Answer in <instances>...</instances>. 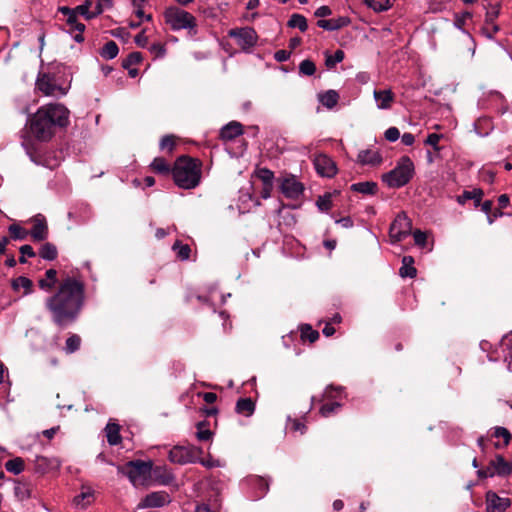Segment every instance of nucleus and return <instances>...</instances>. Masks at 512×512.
<instances>
[{
  "label": "nucleus",
  "instance_id": "52",
  "mask_svg": "<svg viewBox=\"0 0 512 512\" xmlns=\"http://www.w3.org/2000/svg\"><path fill=\"white\" fill-rule=\"evenodd\" d=\"M442 137H443V135H441V134L431 133L427 136L424 143L426 145L433 147V149L438 152V151H440V147L438 146V143Z\"/></svg>",
  "mask_w": 512,
  "mask_h": 512
},
{
  "label": "nucleus",
  "instance_id": "8",
  "mask_svg": "<svg viewBox=\"0 0 512 512\" xmlns=\"http://www.w3.org/2000/svg\"><path fill=\"white\" fill-rule=\"evenodd\" d=\"M228 36L235 39L237 45L245 52H250L258 40L257 33L252 27L230 29Z\"/></svg>",
  "mask_w": 512,
  "mask_h": 512
},
{
  "label": "nucleus",
  "instance_id": "26",
  "mask_svg": "<svg viewBox=\"0 0 512 512\" xmlns=\"http://www.w3.org/2000/svg\"><path fill=\"white\" fill-rule=\"evenodd\" d=\"M399 274L403 278H414L417 274V270L414 267V259L412 256H404L402 258V266L399 269Z\"/></svg>",
  "mask_w": 512,
  "mask_h": 512
},
{
  "label": "nucleus",
  "instance_id": "58",
  "mask_svg": "<svg viewBox=\"0 0 512 512\" xmlns=\"http://www.w3.org/2000/svg\"><path fill=\"white\" fill-rule=\"evenodd\" d=\"M254 481L256 482V484L259 486V489H260V493L258 496L262 497L268 491L269 484L265 479L260 478V477H256L254 479Z\"/></svg>",
  "mask_w": 512,
  "mask_h": 512
},
{
  "label": "nucleus",
  "instance_id": "60",
  "mask_svg": "<svg viewBox=\"0 0 512 512\" xmlns=\"http://www.w3.org/2000/svg\"><path fill=\"white\" fill-rule=\"evenodd\" d=\"M135 43L139 46V47H146L147 44H148V38L147 36L145 35V32L142 31L140 32L139 34H137L135 36Z\"/></svg>",
  "mask_w": 512,
  "mask_h": 512
},
{
  "label": "nucleus",
  "instance_id": "42",
  "mask_svg": "<svg viewBox=\"0 0 512 512\" xmlns=\"http://www.w3.org/2000/svg\"><path fill=\"white\" fill-rule=\"evenodd\" d=\"M151 167L157 173L167 174L170 172V165L162 157L155 158L151 163Z\"/></svg>",
  "mask_w": 512,
  "mask_h": 512
},
{
  "label": "nucleus",
  "instance_id": "27",
  "mask_svg": "<svg viewBox=\"0 0 512 512\" xmlns=\"http://www.w3.org/2000/svg\"><path fill=\"white\" fill-rule=\"evenodd\" d=\"M107 442L114 446L120 444L122 438L120 435V426L116 423H108L105 427Z\"/></svg>",
  "mask_w": 512,
  "mask_h": 512
},
{
  "label": "nucleus",
  "instance_id": "34",
  "mask_svg": "<svg viewBox=\"0 0 512 512\" xmlns=\"http://www.w3.org/2000/svg\"><path fill=\"white\" fill-rule=\"evenodd\" d=\"M32 286L33 282L25 276H19L12 281V287L15 290L23 288L25 290L26 295L32 292Z\"/></svg>",
  "mask_w": 512,
  "mask_h": 512
},
{
  "label": "nucleus",
  "instance_id": "33",
  "mask_svg": "<svg viewBox=\"0 0 512 512\" xmlns=\"http://www.w3.org/2000/svg\"><path fill=\"white\" fill-rule=\"evenodd\" d=\"M23 146L27 152V154L29 155L30 159L37 163V164H43V165H46V163L42 162L40 157L36 154V149L34 148V145L31 141H23ZM58 163L55 162L54 164H47L48 167L50 168H53L55 166H57Z\"/></svg>",
  "mask_w": 512,
  "mask_h": 512
},
{
  "label": "nucleus",
  "instance_id": "17",
  "mask_svg": "<svg viewBox=\"0 0 512 512\" xmlns=\"http://www.w3.org/2000/svg\"><path fill=\"white\" fill-rule=\"evenodd\" d=\"M494 475L501 477L508 476L512 473V463L504 459L502 455H496L489 463Z\"/></svg>",
  "mask_w": 512,
  "mask_h": 512
},
{
  "label": "nucleus",
  "instance_id": "31",
  "mask_svg": "<svg viewBox=\"0 0 512 512\" xmlns=\"http://www.w3.org/2000/svg\"><path fill=\"white\" fill-rule=\"evenodd\" d=\"M39 255L41 258L45 260L52 261L57 258V248L54 244L46 242L41 246L39 250Z\"/></svg>",
  "mask_w": 512,
  "mask_h": 512
},
{
  "label": "nucleus",
  "instance_id": "36",
  "mask_svg": "<svg viewBox=\"0 0 512 512\" xmlns=\"http://www.w3.org/2000/svg\"><path fill=\"white\" fill-rule=\"evenodd\" d=\"M344 57V51L340 49L336 50L334 54L326 53L325 65L328 69H332L336 66V64L342 62Z\"/></svg>",
  "mask_w": 512,
  "mask_h": 512
},
{
  "label": "nucleus",
  "instance_id": "21",
  "mask_svg": "<svg viewBox=\"0 0 512 512\" xmlns=\"http://www.w3.org/2000/svg\"><path fill=\"white\" fill-rule=\"evenodd\" d=\"M67 25L69 26L68 32L72 35L73 39L78 43L83 42L85 25L78 22L77 17L67 19Z\"/></svg>",
  "mask_w": 512,
  "mask_h": 512
},
{
  "label": "nucleus",
  "instance_id": "55",
  "mask_svg": "<svg viewBox=\"0 0 512 512\" xmlns=\"http://www.w3.org/2000/svg\"><path fill=\"white\" fill-rule=\"evenodd\" d=\"M316 204L321 211H328L332 206L330 196L319 197Z\"/></svg>",
  "mask_w": 512,
  "mask_h": 512
},
{
  "label": "nucleus",
  "instance_id": "37",
  "mask_svg": "<svg viewBox=\"0 0 512 512\" xmlns=\"http://www.w3.org/2000/svg\"><path fill=\"white\" fill-rule=\"evenodd\" d=\"M172 249H173L174 252H176L177 257L180 260H188L189 259L190 252H191V249H190L189 245L182 244L181 242L176 241L173 244Z\"/></svg>",
  "mask_w": 512,
  "mask_h": 512
},
{
  "label": "nucleus",
  "instance_id": "6",
  "mask_svg": "<svg viewBox=\"0 0 512 512\" xmlns=\"http://www.w3.org/2000/svg\"><path fill=\"white\" fill-rule=\"evenodd\" d=\"M414 164L408 156H403L396 167L382 175V181L389 188H400L405 186L414 175Z\"/></svg>",
  "mask_w": 512,
  "mask_h": 512
},
{
  "label": "nucleus",
  "instance_id": "50",
  "mask_svg": "<svg viewBox=\"0 0 512 512\" xmlns=\"http://www.w3.org/2000/svg\"><path fill=\"white\" fill-rule=\"evenodd\" d=\"M175 147V138L172 135L164 136L160 141V149L166 150L169 153L173 151Z\"/></svg>",
  "mask_w": 512,
  "mask_h": 512
},
{
  "label": "nucleus",
  "instance_id": "24",
  "mask_svg": "<svg viewBox=\"0 0 512 512\" xmlns=\"http://www.w3.org/2000/svg\"><path fill=\"white\" fill-rule=\"evenodd\" d=\"M57 271L55 269H48L45 272L44 278L39 279L38 286L43 291H50L57 283Z\"/></svg>",
  "mask_w": 512,
  "mask_h": 512
},
{
  "label": "nucleus",
  "instance_id": "1",
  "mask_svg": "<svg viewBox=\"0 0 512 512\" xmlns=\"http://www.w3.org/2000/svg\"><path fill=\"white\" fill-rule=\"evenodd\" d=\"M84 303V282L67 276L60 281L55 292L45 299L44 305L51 321L59 328H66L78 319Z\"/></svg>",
  "mask_w": 512,
  "mask_h": 512
},
{
  "label": "nucleus",
  "instance_id": "62",
  "mask_svg": "<svg viewBox=\"0 0 512 512\" xmlns=\"http://www.w3.org/2000/svg\"><path fill=\"white\" fill-rule=\"evenodd\" d=\"M20 253L23 255V256H27V257H35V252H34V249L32 246L30 245H23L20 247Z\"/></svg>",
  "mask_w": 512,
  "mask_h": 512
},
{
  "label": "nucleus",
  "instance_id": "48",
  "mask_svg": "<svg viewBox=\"0 0 512 512\" xmlns=\"http://www.w3.org/2000/svg\"><path fill=\"white\" fill-rule=\"evenodd\" d=\"M204 423L200 422L197 424L196 437L199 441H208L212 437V432L209 429L204 428Z\"/></svg>",
  "mask_w": 512,
  "mask_h": 512
},
{
  "label": "nucleus",
  "instance_id": "9",
  "mask_svg": "<svg viewBox=\"0 0 512 512\" xmlns=\"http://www.w3.org/2000/svg\"><path fill=\"white\" fill-rule=\"evenodd\" d=\"M500 4L498 0H492L485 14L484 24L480 29V33L487 39H494L499 32L500 27L495 23L499 16Z\"/></svg>",
  "mask_w": 512,
  "mask_h": 512
},
{
  "label": "nucleus",
  "instance_id": "23",
  "mask_svg": "<svg viewBox=\"0 0 512 512\" xmlns=\"http://www.w3.org/2000/svg\"><path fill=\"white\" fill-rule=\"evenodd\" d=\"M348 24V19L339 17L337 19H321L317 21V26L327 31L338 30Z\"/></svg>",
  "mask_w": 512,
  "mask_h": 512
},
{
  "label": "nucleus",
  "instance_id": "10",
  "mask_svg": "<svg viewBox=\"0 0 512 512\" xmlns=\"http://www.w3.org/2000/svg\"><path fill=\"white\" fill-rule=\"evenodd\" d=\"M412 222L408 216L402 212L399 213L389 229V236L392 243L400 242L411 234Z\"/></svg>",
  "mask_w": 512,
  "mask_h": 512
},
{
  "label": "nucleus",
  "instance_id": "18",
  "mask_svg": "<svg viewBox=\"0 0 512 512\" xmlns=\"http://www.w3.org/2000/svg\"><path fill=\"white\" fill-rule=\"evenodd\" d=\"M374 99L379 109H389L394 101V94L390 89L374 90Z\"/></svg>",
  "mask_w": 512,
  "mask_h": 512
},
{
  "label": "nucleus",
  "instance_id": "15",
  "mask_svg": "<svg viewBox=\"0 0 512 512\" xmlns=\"http://www.w3.org/2000/svg\"><path fill=\"white\" fill-rule=\"evenodd\" d=\"M315 169L324 177H333L337 173L335 162L327 155H318L314 160Z\"/></svg>",
  "mask_w": 512,
  "mask_h": 512
},
{
  "label": "nucleus",
  "instance_id": "35",
  "mask_svg": "<svg viewBox=\"0 0 512 512\" xmlns=\"http://www.w3.org/2000/svg\"><path fill=\"white\" fill-rule=\"evenodd\" d=\"M288 26L298 28L301 32L306 31L308 28L306 18L300 14H293L288 21Z\"/></svg>",
  "mask_w": 512,
  "mask_h": 512
},
{
  "label": "nucleus",
  "instance_id": "29",
  "mask_svg": "<svg viewBox=\"0 0 512 512\" xmlns=\"http://www.w3.org/2000/svg\"><path fill=\"white\" fill-rule=\"evenodd\" d=\"M339 100V94L335 90H328L319 96L321 104L329 109L336 106Z\"/></svg>",
  "mask_w": 512,
  "mask_h": 512
},
{
  "label": "nucleus",
  "instance_id": "56",
  "mask_svg": "<svg viewBox=\"0 0 512 512\" xmlns=\"http://www.w3.org/2000/svg\"><path fill=\"white\" fill-rule=\"evenodd\" d=\"M92 498L91 492H82L80 495L75 497V502L77 505L85 506L90 503Z\"/></svg>",
  "mask_w": 512,
  "mask_h": 512
},
{
  "label": "nucleus",
  "instance_id": "12",
  "mask_svg": "<svg viewBox=\"0 0 512 512\" xmlns=\"http://www.w3.org/2000/svg\"><path fill=\"white\" fill-rule=\"evenodd\" d=\"M201 453L202 450L195 446H175L169 452V459L177 464L195 463Z\"/></svg>",
  "mask_w": 512,
  "mask_h": 512
},
{
  "label": "nucleus",
  "instance_id": "51",
  "mask_svg": "<svg viewBox=\"0 0 512 512\" xmlns=\"http://www.w3.org/2000/svg\"><path fill=\"white\" fill-rule=\"evenodd\" d=\"M301 337L313 343L319 338V333L318 331L313 330L310 326H306L304 329L302 328Z\"/></svg>",
  "mask_w": 512,
  "mask_h": 512
},
{
  "label": "nucleus",
  "instance_id": "25",
  "mask_svg": "<svg viewBox=\"0 0 512 512\" xmlns=\"http://www.w3.org/2000/svg\"><path fill=\"white\" fill-rule=\"evenodd\" d=\"M472 16H473L472 13L469 12V11H465V12H463L460 15L457 14L455 16L454 26L468 36L469 40L473 44L472 54H474V52H475V41H474L473 37L471 36V34L464 29V25L466 23V20L467 19H471Z\"/></svg>",
  "mask_w": 512,
  "mask_h": 512
},
{
  "label": "nucleus",
  "instance_id": "20",
  "mask_svg": "<svg viewBox=\"0 0 512 512\" xmlns=\"http://www.w3.org/2000/svg\"><path fill=\"white\" fill-rule=\"evenodd\" d=\"M243 133L242 125L233 121L225 125L220 131V137L223 140H232Z\"/></svg>",
  "mask_w": 512,
  "mask_h": 512
},
{
  "label": "nucleus",
  "instance_id": "3",
  "mask_svg": "<svg viewBox=\"0 0 512 512\" xmlns=\"http://www.w3.org/2000/svg\"><path fill=\"white\" fill-rule=\"evenodd\" d=\"M202 164L199 160L182 156L175 161L172 175L175 184L182 189H193L201 180Z\"/></svg>",
  "mask_w": 512,
  "mask_h": 512
},
{
  "label": "nucleus",
  "instance_id": "54",
  "mask_svg": "<svg viewBox=\"0 0 512 512\" xmlns=\"http://www.w3.org/2000/svg\"><path fill=\"white\" fill-rule=\"evenodd\" d=\"M400 137V131L396 127H390L385 131V139L389 142H395Z\"/></svg>",
  "mask_w": 512,
  "mask_h": 512
},
{
  "label": "nucleus",
  "instance_id": "32",
  "mask_svg": "<svg viewBox=\"0 0 512 512\" xmlns=\"http://www.w3.org/2000/svg\"><path fill=\"white\" fill-rule=\"evenodd\" d=\"M351 189L355 192L362 194L372 195L376 192L377 185L374 182H359L351 186Z\"/></svg>",
  "mask_w": 512,
  "mask_h": 512
},
{
  "label": "nucleus",
  "instance_id": "49",
  "mask_svg": "<svg viewBox=\"0 0 512 512\" xmlns=\"http://www.w3.org/2000/svg\"><path fill=\"white\" fill-rule=\"evenodd\" d=\"M149 51L153 54L154 58H163L166 55V46L163 43H153L149 47Z\"/></svg>",
  "mask_w": 512,
  "mask_h": 512
},
{
  "label": "nucleus",
  "instance_id": "7",
  "mask_svg": "<svg viewBox=\"0 0 512 512\" xmlns=\"http://www.w3.org/2000/svg\"><path fill=\"white\" fill-rule=\"evenodd\" d=\"M152 463L141 460L118 466V472L127 476L134 486L144 485L151 478Z\"/></svg>",
  "mask_w": 512,
  "mask_h": 512
},
{
  "label": "nucleus",
  "instance_id": "28",
  "mask_svg": "<svg viewBox=\"0 0 512 512\" xmlns=\"http://www.w3.org/2000/svg\"><path fill=\"white\" fill-rule=\"evenodd\" d=\"M236 412L245 416H251L255 410V403L251 398H240L236 403Z\"/></svg>",
  "mask_w": 512,
  "mask_h": 512
},
{
  "label": "nucleus",
  "instance_id": "16",
  "mask_svg": "<svg viewBox=\"0 0 512 512\" xmlns=\"http://www.w3.org/2000/svg\"><path fill=\"white\" fill-rule=\"evenodd\" d=\"M33 227L29 234L34 241H43L48 237V226L43 215L38 214L32 218Z\"/></svg>",
  "mask_w": 512,
  "mask_h": 512
},
{
  "label": "nucleus",
  "instance_id": "59",
  "mask_svg": "<svg viewBox=\"0 0 512 512\" xmlns=\"http://www.w3.org/2000/svg\"><path fill=\"white\" fill-rule=\"evenodd\" d=\"M197 462H200L206 468H213V467H220L221 466V463H220L219 460H214L212 458L200 459L198 457V461Z\"/></svg>",
  "mask_w": 512,
  "mask_h": 512
},
{
  "label": "nucleus",
  "instance_id": "38",
  "mask_svg": "<svg viewBox=\"0 0 512 512\" xmlns=\"http://www.w3.org/2000/svg\"><path fill=\"white\" fill-rule=\"evenodd\" d=\"M5 468L13 474H20L24 470V461L19 457L11 459L5 463Z\"/></svg>",
  "mask_w": 512,
  "mask_h": 512
},
{
  "label": "nucleus",
  "instance_id": "41",
  "mask_svg": "<svg viewBox=\"0 0 512 512\" xmlns=\"http://www.w3.org/2000/svg\"><path fill=\"white\" fill-rule=\"evenodd\" d=\"M364 2L376 12L386 11L391 7L390 0H364Z\"/></svg>",
  "mask_w": 512,
  "mask_h": 512
},
{
  "label": "nucleus",
  "instance_id": "46",
  "mask_svg": "<svg viewBox=\"0 0 512 512\" xmlns=\"http://www.w3.org/2000/svg\"><path fill=\"white\" fill-rule=\"evenodd\" d=\"M316 71V66L313 61L309 59L303 60L299 64V72L306 76H312Z\"/></svg>",
  "mask_w": 512,
  "mask_h": 512
},
{
  "label": "nucleus",
  "instance_id": "4",
  "mask_svg": "<svg viewBox=\"0 0 512 512\" xmlns=\"http://www.w3.org/2000/svg\"><path fill=\"white\" fill-rule=\"evenodd\" d=\"M165 23L172 31L187 30L191 34H196L197 19L190 12L178 7H167L163 13Z\"/></svg>",
  "mask_w": 512,
  "mask_h": 512
},
{
  "label": "nucleus",
  "instance_id": "14",
  "mask_svg": "<svg viewBox=\"0 0 512 512\" xmlns=\"http://www.w3.org/2000/svg\"><path fill=\"white\" fill-rule=\"evenodd\" d=\"M509 498L500 497L493 491L486 493V509L487 512H505L510 507Z\"/></svg>",
  "mask_w": 512,
  "mask_h": 512
},
{
  "label": "nucleus",
  "instance_id": "19",
  "mask_svg": "<svg viewBox=\"0 0 512 512\" xmlns=\"http://www.w3.org/2000/svg\"><path fill=\"white\" fill-rule=\"evenodd\" d=\"M358 161L362 165H378L382 162V157L377 150H361L358 153Z\"/></svg>",
  "mask_w": 512,
  "mask_h": 512
},
{
  "label": "nucleus",
  "instance_id": "47",
  "mask_svg": "<svg viewBox=\"0 0 512 512\" xmlns=\"http://www.w3.org/2000/svg\"><path fill=\"white\" fill-rule=\"evenodd\" d=\"M340 407H341V404L336 401L323 404L320 408V414L323 417H329L330 415L335 413Z\"/></svg>",
  "mask_w": 512,
  "mask_h": 512
},
{
  "label": "nucleus",
  "instance_id": "43",
  "mask_svg": "<svg viewBox=\"0 0 512 512\" xmlns=\"http://www.w3.org/2000/svg\"><path fill=\"white\" fill-rule=\"evenodd\" d=\"M81 338L77 334H72L66 340L65 351L68 354L74 353L80 348Z\"/></svg>",
  "mask_w": 512,
  "mask_h": 512
},
{
  "label": "nucleus",
  "instance_id": "5",
  "mask_svg": "<svg viewBox=\"0 0 512 512\" xmlns=\"http://www.w3.org/2000/svg\"><path fill=\"white\" fill-rule=\"evenodd\" d=\"M60 65L48 67L46 71H40L36 79L37 89L45 96L65 95L67 90L59 81Z\"/></svg>",
  "mask_w": 512,
  "mask_h": 512
},
{
  "label": "nucleus",
  "instance_id": "63",
  "mask_svg": "<svg viewBox=\"0 0 512 512\" xmlns=\"http://www.w3.org/2000/svg\"><path fill=\"white\" fill-rule=\"evenodd\" d=\"M401 141L406 146H411L415 142V137L411 133H404L401 137Z\"/></svg>",
  "mask_w": 512,
  "mask_h": 512
},
{
  "label": "nucleus",
  "instance_id": "44",
  "mask_svg": "<svg viewBox=\"0 0 512 512\" xmlns=\"http://www.w3.org/2000/svg\"><path fill=\"white\" fill-rule=\"evenodd\" d=\"M256 176L260 179L263 185H273L274 173L267 168H259L256 171Z\"/></svg>",
  "mask_w": 512,
  "mask_h": 512
},
{
  "label": "nucleus",
  "instance_id": "13",
  "mask_svg": "<svg viewBox=\"0 0 512 512\" xmlns=\"http://www.w3.org/2000/svg\"><path fill=\"white\" fill-rule=\"evenodd\" d=\"M171 502L170 496L165 491L152 492L146 495L138 504V508H160Z\"/></svg>",
  "mask_w": 512,
  "mask_h": 512
},
{
  "label": "nucleus",
  "instance_id": "30",
  "mask_svg": "<svg viewBox=\"0 0 512 512\" xmlns=\"http://www.w3.org/2000/svg\"><path fill=\"white\" fill-rule=\"evenodd\" d=\"M119 53V48L116 42L110 40L101 49L100 55L106 60L114 59Z\"/></svg>",
  "mask_w": 512,
  "mask_h": 512
},
{
  "label": "nucleus",
  "instance_id": "61",
  "mask_svg": "<svg viewBox=\"0 0 512 512\" xmlns=\"http://www.w3.org/2000/svg\"><path fill=\"white\" fill-rule=\"evenodd\" d=\"M290 55H291V53L289 51H287V50H278L275 53L274 58L278 62H285V61H287L290 58Z\"/></svg>",
  "mask_w": 512,
  "mask_h": 512
},
{
  "label": "nucleus",
  "instance_id": "39",
  "mask_svg": "<svg viewBox=\"0 0 512 512\" xmlns=\"http://www.w3.org/2000/svg\"><path fill=\"white\" fill-rule=\"evenodd\" d=\"M10 236L14 240H25L29 232L18 224H12L8 228Z\"/></svg>",
  "mask_w": 512,
  "mask_h": 512
},
{
  "label": "nucleus",
  "instance_id": "57",
  "mask_svg": "<svg viewBox=\"0 0 512 512\" xmlns=\"http://www.w3.org/2000/svg\"><path fill=\"white\" fill-rule=\"evenodd\" d=\"M415 244L424 247L426 245L427 236L424 232L416 230L413 232Z\"/></svg>",
  "mask_w": 512,
  "mask_h": 512
},
{
  "label": "nucleus",
  "instance_id": "64",
  "mask_svg": "<svg viewBox=\"0 0 512 512\" xmlns=\"http://www.w3.org/2000/svg\"><path fill=\"white\" fill-rule=\"evenodd\" d=\"M331 14V9L328 7V6H320L316 11H315V16L317 17H326V16H329Z\"/></svg>",
  "mask_w": 512,
  "mask_h": 512
},
{
  "label": "nucleus",
  "instance_id": "53",
  "mask_svg": "<svg viewBox=\"0 0 512 512\" xmlns=\"http://www.w3.org/2000/svg\"><path fill=\"white\" fill-rule=\"evenodd\" d=\"M75 15L77 16V14H80L82 16H84L86 19H91L93 18L96 14L100 13L101 10L98 9L97 12H90L89 11V6L88 5H80V6H77L75 9Z\"/></svg>",
  "mask_w": 512,
  "mask_h": 512
},
{
  "label": "nucleus",
  "instance_id": "45",
  "mask_svg": "<svg viewBox=\"0 0 512 512\" xmlns=\"http://www.w3.org/2000/svg\"><path fill=\"white\" fill-rule=\"evenodd\" d=\"M143 57L140 52L130 53L122 62L124 69H129L131 66L137 65L142 61Z\"/></svg>",
  "mask_w": 512,
  "mask_h": 512
},
{
  "label": "nucleus",
  "instance_id": "40",
  "mask_svg": "<svg viewBox=\"0 0 512 512\" xmlns=\"http://www.w3.org/2000/svg\"><path fill=\"white\" fill-rule=\"evenodd\" d=\"M493 436L496 438H502L504 440V444L500 445L499 443H495L496 448H501L503 446H507L511 439V434L505 427L497 426L494 428Z\"/></svg>",
  "mask_w": 512,
  "mask_h": 512
},
{
  "label": "nucleus",
  "instance_id": "11",
  "mask_svg": "<svg viewBox=\"0 0 512 512\" xmlns=\"http://www.w3.org/2000/svg\"><path fill=\"white\" fill-rule=\"evenodd\" d=\"M278 183L281 193L288 199L297 200L303 195L304 185L295 175L285 174L278 178Z\"/></svg>",
  "mask_w": 512,
  "mask_h": 512
},
{
  "label": "nucleus",
  "instance_id": "22",
  "mask_svg": "<svg viewBox=\"0 0 512 512\" xmlns=\"http://www.w3.org/2000/svg\"><path fill=\"white\" fill-rule=\"evenodd\" d=\"M483 198L481 189L465 190L461 195L457 196V202L464 205L468 200H474L475 207H478Z\"/></svg>",
  "mask_w": 512,
  "mask_h": 512
},
{
  "label": "nucleus",
  "instance_id": "2",
  "mask_svg": "<svg viewBox=\"0 0 512 512\" xmlns=\"http://www.w3.org/2000/svg\"><path fill=\"white\" fill-rule=\"evenodd\" d=\"M69 110L60 103L41 106L28 120L31 134L39 141H49L57 127L69 124Z\"/></svg>",
  "mask_w": 512,
  "mask_h": 512
}]
</instances>
